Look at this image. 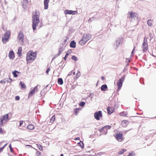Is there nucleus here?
I'll list each match as a JSON object with an SVG mask.
<instances>
[{
    "label": "nucleus",
    "mask_w": 156,
    "mask_h": 156,
    "mask_svg": "<svg viewBox=\"0 0 156 156\" xmlns=\"http://www.w3.org/2000/svg\"><path fill=\"white\" fill-rule=\"evenodd\" d=\"M39 12H35L32 16V28L34 31L36 29V27L39 23Z\"/></svg>",
    "instance_id": "f257e3e1"
},
{
    "label": "nucleus",
    "mask_w": 156,
    "mask_h": 156,
    "mask_svg": "<svg viewBox=\"0 0 156 156\" xmlns=\"http://www.w3.org/2000/svg\"><path fill=\"white\" fill-rule=\"evenodd\" d=\"M11 35V32L9 30L7 31L5 34L4 37L2 38V41L4 44H5L9 41Z\"/></svg>",
    "instance_id": "f03ea898"
},
{
    "label": "nucleus",
    "mask_w": 156,
    "mask_h": 156,
    "mask_svg": "<svg viewBox=\"0 0 156 156\" xmlns=\"http://www.w3.org/2000/svg\"><path fill=\"white\" fill-rule=\"evenodd\" d=\"M142 46L143 51L144 52H146L148 49V45L147 42V39L146 37L144 38L143 42L142 44Z\"/></svg>",
    "instance_id": "7ed1b4c3"
},
{
    "label": "nucleus",
    "mask_w": 156,
    "mask_h": 156,
    "mask_svg": "<svg viewBox=\"0 0 156 156\" xmlns=\"http://www.w3.org/2000/svg\"><path fill=\"white\" fill-rule=\"evenodd\" d=\"M38 85L35 86L33 88H31L28 93V98L29 99L32 95L34 94L35 91H37V86Z\"/></svg>",
    "instance_id": "20e7f679"
},
{
    "label": "nucleus",
    "mask_w": 156,
    "mask_h": 156,
    "mask_svg": "<svg viewBox=\"0 0 156 156\" xmlns=\"http://www.w3.org/2000/svg\"><path fill=\"white\" fill-rule=\"evenodd\" d=\"M121 43L120 38H116L115 41L113 44V48L115 49H116L119 46Z\"/></svg>",
    "instance_id": "39448f33"
},
{
    "label": "nucleus",
    "mask_w": 156,
    "mask_h": 156,
    "mask_svg": "<svg viewBox=\"0 0 156 156\" xmlns=\"http://www.w3.org/2000/svg\"><path fill=\"white\" fill-rule=\"evenodd\" d=\"M95 119L98 120L100 119V118L102 117V112L101 111H99L95 112L94 114Z\"/></svg>",
    "instance_id": "423d86ee"
},
{
    "label": "nucleus",
    "mask_w": 156,
    "mask_h": 156,
    "mask_svg": "<svg viewBox=\"0 0 156 156\" xmlns=\"http://www.w3.org/2000/svg\"><path fill=\"white\" fill-rule=\"evenodd\" d=\"M116 139L119 142H121L124 140L123 135L120 133H117L115 136Z\"/></svg>",
    "instance_id": "0eeeda50"
},
{
    "label": "nucleus",
    "mask_w": 156,
    "mask_h": 156,
    "mask_svg": "<svg viewBox=\"0 0 156 156\" xmlns=\"http://www.w3.org/2000/svg\"><path fill=\"white\" fill-rule=\"evenodd\" d=\"M78 13L77 11H73L72 10H69L66 9L64 11V13L65 14H69L75 15L76 14Z\"/></svg>",
    "instance_id": "6e6552de"
},
{
    "label": "nucleus",
    "mask_w": 156,
    "mask_h": 156,
    "mask_svg": "<svg viewBox=\"0 0 156 156\" xmlns=\"http://www.w3.org/2000/svg\"><path fill=\"white\" fill-rule=\"evenodd\" d=\"M18 38L20 41H21L22 43H24V34L22 32H20L18 36Z\"/></svg>",
    "instance_id": "1a4fd4ad"
},
{
    "label": "nucleus",
    "mask_w": 156,
    "mask_h": 156,
    "mask_svg": "<svg viewBox=\"0 0 156 156\" xmlns=\"http://www.w3.org/2000/svg\"><path fill=\"white\" fill-rule=\"evenodd\" d=\"M8 57L10 59H14L15 57V54L13 51L12 50H11L9 51V54Z\"/></svg>",
    "instance_id": "9d476101"
},
{
    "label": "nucleus",
    "mask_w": 156,
    "mask_h": 156,
    "mask_svg": "<svg viewBox=\"0 0 156 156\" xmlns=\"http://www.w3.org/2000/svg\"><path fill=\"white\" fill-rule=\"evenodd\" d=\"M66 47V45H64L62 44V45H60L59 46V48L58 49V55H60L61 53L64 51L65 49V48Z\"/></svg>",
    "instance_id": "9b49d317"
},
{
    "label": "nucleus",
    "mask_w": 156,
    "mask_h": 156,
    "mask_svg": "<svg viewBox=\"0 0 156 156\" xmlns=\"http://www.w3.org/2000/svg\"><path fill=\"white\" fill-rule=\"evenodd\" d=\"M107 110L108 114L109 115H111L115 111V109L113 108L110 107L109 106L107 107Z\"/></svg>",
    "instance_id": "f8f14e48"
},
{
    "label": "nucleus",
    "mask_w": 156,
    "mask_h": 156,
    "mask_svg": "<svg viewBox=\"0 0 156 156\" xmlns=\"http://www.w3.org/2000/svg\"><path fill=\"white\" fill-rule=\"evenodd\" d=\"M36 58L29 56V53L27 52V54L26 60L27 61V63H28V61L32 60L34 61Z\"/></svg>",
    "instance_id": "ddd939ff"
},
{
    "label": "nucleus",
    "mask_w": 156,
    "mask_h": 156,
    "mask_svg": "<svg viewBox=\"0 0 156 156\" xmlns=\"http://www.w3.org/2000/svg\"><path fill=\"white\" fill-rule=\"evenodd\" d=\"M1 119L3 121H5L6 122L9 121V114H6L5 115H3L2 118H1Z\"/></svg>",
    "instance_id": "4468645a"
},
{
    "label": "nucleus",
    "mask_w": 156,
    "mask_h": 156,
    "mask_svg": "<svg viewBox=\"0 0 156 156\" xmlns=\"http://www.w3.org/2000/svg\"><path fill=\"white\" fill-rule=\"evenodd\" d=\"M28 53L29 56L34 57L35 58H36L37 56V51H35L34 52L33 51H31L30 52H29Z\"/></svg>",
    "instance_id": "2eb2a0df"
},
{
    "label": "nucleus",
    "mask_w": 156,
    "mask_h": 156,
    "mask_svg": "<svg viewBox=\"0 0 156 156\" xmlns=\"http://www.w3.org/2000/svg\"><path fill=\"white\" fill-rule=\"evenodd\" d=\"M49 0H44V9H47L48 7V3Z\"/></svg>",
    "instance_id": "dca6fc26"
},
{
    "label": "nucleus",
    "mask_w": 156,
    "mask_h": 156,
    "mask_svg": "<svg viewBox=\"0 0 156 156\" xmlns=\"http://www.w3.org/2000/svg\"><path fill=\"white\" fill-rule=\"evenodd\" d=\"M100 88L102 91H105L108 89V87L106 84H104L101 85Z\"/></svg>",
    "instance_id": "f3484780"
},
{
    "label": "nucleus",
    "mask_w": 156,
    "mask_h": 156,
    "mask_svg": "<svg viewBox=\"0 0 156 156\" xmlns=\"http://www.w3.org/2000/svg\"><path fill=\"white\" fill-rule=\"evenodd\" d=\"M129 122L128 121L124 120L122 121L121 122V125L122 127H126L129 123Z\"/></svg>",
    "instance_id": "a211bd4d"
},
{
    "label": "nucleus",
    "mask_w": 156,
    "mask_h": 156,
    "mask_svg": "<svg viewBox=\"0 0 156 156\" xmlns=\"http://www.w3.org/2000/svg\"><path fill=\"white\" fill-rule=\"evenodd\" d=\"M72 52V51L71 49L69 50L67 52H66L65 55L63 58L65 60H66L67 58L68 57L69 55Z\"/></svg>",
    "instance_id": "6ab92c4d"
},
{
    "label": "nucleus",
    "mask_w": 156,
    "mask_h": 156,
    "mask_svg": "<svg viewBox=\"0 0 156 156\" xmlns=\"http://www.w3.org/2000/svg\"><path fill=\"white\" fill-rule=\"evenodd\" d=\"M69 46L71 48H76V43L74 40H73L71 41Z\"/></svg>",
    "instance_id": "aec40b11"
},
{
    "label": "nucleus",
    "mask_w": 156,
    "mask_h": 156,
    "mask_svg": "<svg viewBox=\"0 0 156 156\" xmlns=\"http://www.w3.org/2000/svg\"><path fill=\"white\" fill-rule=\"evenodd\" d=\"M85 36V39H87V40H90L91 38V35L90 34H84L83 35Z\"/></svg>",
    "instance_id": "412c9836"
},
{
    "label": "nucleus",
    "mask_w": 156,
    "mask_h": 156,
    "mask_svg": "<svg viewBox=\"0 0 156 156\" xmlns=\"http://www.w3.org/2000/svg\"><path fill=\"white\" fill-rule=\"evenodd\" d=\"M137 15V14L136 13L131 11L129 13V15L130 16L129 17L128 16V17H129V18L130 17L133 18L135 17H136Z\"/></svg>",
    "instance_id": "4be33fe9"
},
{
    "label": "nucleus",
    "mask_w": 156,
    "mask_h": 156,
    "mask_svg": "<svg viewBox=\"0 0 156 156\" xmlns=\"http://www.w3.org/2000/svg\"><path fill=\"white\" fill-rule=\"evenodd\" d=\"M122 85V82H117V86L118 87L117 91H119L121 88Z\"/></svg>",
    "instance_id": "5701e85b"
},
{
    "label": "nucleus",
    "mask_w": 156,
    "mask_h": 156,
    "mask_svg": "<svg viewBox=\"0 0 156 156\" xmlns=\"http://www.w3.org/2000/svg\"><path fill=\"white\" fill-rule=\"evenodd\" d=\"M81 109V108H75L74 109L73 111L74 112V114L76 116L77 115L79 112V111Z\"/></svg>",
    "instance_id": "b1692460"
},
{
    "label": "nucleus",
    "mask_w": 156,
    "mask_h": 156,
    "mask_svg": "<svg viewBox=\"0 0 156 156\" xmlns=\"http://www.w3.org/2000/svg\"><path fill=\"white\" fill-rule=\"evenodd\" d=\"M20 85L21 86V89H24L26 87L25 84L22 81L20 82Z\"/></svg>",
    "instance_id": "393cba45"
},
{
    "label": "nucleus",
    "mask_w": 156,
    "mask_h": 156,
    "mask_svg": "<svg viewBox=\"0 0 156 156\" xmlns=\"http://www.w3.org/2000/svg\"><path fill=\"white\" fill-rule=\"evenodd\" d=\"M78 146H80L82 149H83L84 147V144L83 142L82 141L77 143Z\"/></svg>",
    "instance_id": "a878e982"
},
{
    "label": "nucleus",
    "mask_w": 156,
    "mask_h": 156,
    "mask_svg": "<svg viewBox=\"0 0 156 156\" xmlns=\"http://www.w3.org/2000/svg\"><path fill=\"white\" fill-rule=\"evenodd\" d=\"M27 129L30 130H32L34 128V126L32 124L29 125L27 127Z\"/></svg>",
    "instance_id": "bb28decb"
},
{
    "label": "nucleus",
    "mask_w": 156,
    "mask_h": 156,
    "mask_svg": "<svg viewBox=\"0 0 156 156\" xmlns=\"http://www.w3.org/2000/svg\"><path fill=\"white\" fill-rule=\"evenodd\" d=\"M58 82L59 84L62 85L63 83V80L62 78H58Z\"/></svg>",
    "instance_id": "cd10ccee"
},
{
    "label": "nucleus",
    "mask_w": 156,
    "mask_h": 156,
    "mask_svg": "<svg viewBox=\"0 0 156 156\" xmlns=\"http://www.w3.org/2000/svg\"><path fill=\"white\" fill-rule=\"evenodd\" d=\"M126 77V76L124 75L123 76L121 77V78H120L118 81V82H122V83L124 82L125 80V78Z\"/></svg>",
    "instance_id": "c85d7f7f"
},
{
    "label": "nucleus",
    "mask_w": 156,
    "mask_h": 156,
    "mask_svg": "<svg viewBox=\"0 0 156 156\" xmlns=\"http://www.w3.org/2000/svg\"><path fill=\"white\" fill-rule=\"evenodd\" d=\"M98 20V18L93 16L91 18H90L88 20V21L92 22L94 20Z\"/></svg>",
    "instance_id": "c756f323"
},
{
    "label": "nucleus",
    "mask_w": 156,
    "mask_h": 156,
    "mask_svg": "<svg viewBox=\"0 0 156 156\" xmlns=\"http://www.w3.org/2000/svg\"><path fill=\"white\" fill-rule=\"evenodd\" d=\"M128 113L127 112H126L125 113L124 112V111H123L122 112H121L119 113V115L120 116H126V115H128Z\"/></svg>",
    "instance_id": "7c9ffc66"
},
{
    "label": "nucleus",
    "mask_w": 156,
    "mask_h": 156,
    "mask_svg": "<svg viewBox=\"0 0 156 156\" xmlns=\"http://www.w3.org/2000/svg\"><path fill=\"white\" fill-rule=\"evenodd\" d=\"M64 38H66L65 39H64V40L63 41V43L62 44V45H66V46L67 45V43H66L67 40V39H68L69 38L67 36H65L64 37Z\"/></svg>",
    "instance_id": "2f4dec72"
},
{
    "label": "nucleus",
    "mask_w": 156,
    "mask_h": 156,
    "mask_svg": "<svg viewBox=\"0 0 156 156\" xmlns=\"http://www.w3.org/2000/svg\"><path fill=\"white\" fill-rule=\"evenodd\" d=\"M126 150L125 149H123L122 150L119 151L118 152V154L119 155H121L123 154L124 152L126 151Z\"/></svg>",
    "instance_id": "473e14b6"
},
{
    "label": "nucleus",
    "mask_w": 156,
    "mask_h": 156,
    "mask_svg": "<svg viewBox=\"0 0 156 156\" xmlns=\"http://www.w3.org/2000/svg\"><path fill=\"white\" fill-rule=\"evenodd\" d=\"M17 72V70H15L12 72V74L13 75V77L15 78H17L18 76Z\"/></svg>",
    "instance_id": "72a5a7b5"
},
{
    "label": "nucleus",
    "mask_w": 156,
    "mask_h": 156,
    "mask_svg": "<svg viewBox=\"0 0 156 156\" xmlns=\"http://www.w3.org/2000/svg\"><path fill=\"white\" fill-rule=\"evenodd\" d=\"M85 36H83L82 39L79 41V44L81 45V44L83 43V42L84 41Z\"/></svg>",
    "instance_id": "f704fd0d"
},
{
    "label": "nucleus",
    "mask_w": 156,
    "mask_h": 156,
    "mask_svg": "<svg viewBox=\"0 0 156 156\" xmlns=\"http://www.w3.org/2000/svg\"><path fill=\"white\" fill-rule=\"evenodd\" d=\"M152 20L151 19H149L147 21V24L149 26L151 27L152 25Z\"/></svg>",
    "instance_id": "c9c22d12"
},
{
    "label": "nucleus",
    "mask_w": 156,
    "mask_h": 156,
    "mask_svg": "<svg viewBox=\"0 0 156 156\" xmlns=\"http://www.w3.org/2000/svg\"><path fill=\"white\" fill-rule=\"evenodd\" d=\"M37 147L41 151H42L43 150V147L40 144H37Z\"/></svg>",
    "instance_id": "e433bc0d"
},
{
    "label": "nucleus",
    "mask_w": 156,
    "mask_h": 156,
    "mask_svg": "<svg viewBox=\"0 0 156 156\" xmlns=\"http://www.w3.org/2000/svg\"><path fill=\"white\" fill-rule=\"evenodd\" d=\"M80 75V72L78 71V73H77L76 75L74 77V80L77 79Z\"/></svg>",
    "instance_id": "4c0bfd02"
},
{
    "label": "nucleus",
    "mask_w": 156,
    "mask_h": 156,
    "mask_svg": "<svg viewBox=\"0 0 156 156\" xmlns=\"http://www.w3.org/2000/svg\"><path fill=\"white\" fill-rule=\"evenodd\" d=\"M86 103L85 102L83 101H81L79 103V105L81 106L82 107H83L84 106H85V105Z\"/></svg>",
    "instance_id": "58836bf2"
},
{
    "label": "nucleus",
    "mask_w": 156,
    "mask_h": 156,
    "mask_svg": "<svg viewBox=\"0 0 156 156\" xmlns=\"http://www.w3.org/2000/svg\"><path fill=\"white\" fill-rule=\"evenodd\" d=\"M51 86H52L51 85L48 84L44 89V90L46 89H47L48 90L51 88Z\"/></svg>",
    "instance_id": "ea45409f"
},
{
    "label": "nucleus",
    "mask_w": 156,
    "mask_h": 156,
    "mask_svg": "<svg viewBox=\"0 0 156 156\" xmlns=\"http://www.w3.org/2000/svg\"><path fill=\"white\" fill-rule=\"evenodd\" d=\"M55 115H53L50 119V122L51 123H53L54 121L55 120Z\"/></svg>",
    "instance_id": "a19ab883"
},
{
    "label": "nucleus",
    "mask_w": 156,
    "mask_h": 156,
    "mask_svg": "<svg viewBox=\"0 0 156 156\" xmlns=\"http://www.w3.org/2000/svg\"><path fill=\"white\" fill-rule=\"evenodd\" d=\"M71 58L72 60H73L75 61H76L78 60V58L75 55H73L72 57Z\"/></svg>",
    "instance_id": "79ce46f5"
},
{
    "label": "nucleus",
    "mask_w": 156,
    "mask_h": 156,
    "mask_svg": "<svg viewBox=\"0 0 156 156\" xmlns=\"http://www.w3.org/2000/svg\"><path fill=\"white\" fill-rule=\"evenodd\" d=\"M20 124H19V129H22V130H23V128H20V127L23 124V120L20 121Z\"/></svg>",
    "instance_id": "37998d69"
},
{
    "label": "nucleus",
    "mask_w": 156,
    "mask_h": 156,
    "mask_svg": "<svg viewBox=\"0 0 156 156\" xmlns=\"http://www.w3.org/2000/svg\"><path fill=\"white\" fill-rule=\"evenodd\" d=\"M8 144V143L5 144L2 147L0 148V152H1L3 150L6 146Z\"/></svg>",
    "instance_id": "c03bdc74"
},
{
    "label": "nucleus",
    "mask_w": 156,
    "mask_h": 156,
    "mask_svg": "<svg viewBox=\"0 0 156 156\" xmlns=\"http://www.w3.org/2000/svg\"><path fill=\"white\" fill-rule=\"evenodd\" d=\"M41 153L39 151H37L36 153L35 156H41Z\"/></svg>",
    "instance_id": "a18cd8bd"
},
{
    "label": "nucleus",
    "mask_w": 156,
    "mask_h": 156,
    "mask_svg": "<svg viewBox=\"0 0 156 156\" xmlns=\"http://www.w3.org/2000/svg\"><path fill=\"white\" fill-rule=\"evenodd\" d=\"M3 120L1 119V117L0 118V127H2L4 123L3 122Z\"/></svg>",
    "instance_id": "49530a36"
},
{
    "label": "nucleus",
    "mask_w": 156,
    "mask_h": 156,
    "mask_svg": "<svg viewBox=\"0 0 156 156\" xmlns=\"http://www.w3.org/2000/svg\"><path fill=\"white\" fill-rule=\"evenodd\" d=\"M6 82V79H4L3 80H1L0 81V83L2 84H5Z\"/></svg>",
    "instance_id": "de8ad7c7"
},
{
    "label": "nucleus",
    "mask_w": 156,
    "mask_h": 156,
    "mask_svg": "<svg viewBox=\"0 0 156 156\" xmlns=\"http://www.w3.org/2000/svg\"><path fill=\"white\" fill-rule=\"evenodd\" d=\"M104 127L105 129L106 128L107 129H110L111 127V126L110 125H106Z\"/></svg>",
    "instance_id": "09e8293b"
},
{
    "label": "nucleus",
    "mask_w": 156,
    "mask_h": 156,
    "mask_svg": "<svg viewBox=\"0 0 156 156\" xmlns=\"http://www.w3.org/2000/svg\"><path fill=\"white\" fill-rule=\"evenodd\" d=\"M22 48L21 47H19L18 48L17 53H22Z\"/></svg>",
    "instance_id": "8fccbe9b"
},
{
    "label": "nucleus",
    "mask_w": 156,
    "mask_h": 156,
    "mask_svg": "<svg viewBox=\"0 0 156 156\" xmlns=\"http://www.w3.org/2000/svg\"><path fill=\"white\" fill-rule=\"evenodd\" d=\"M149 37L151 38V39H153L154 37V35L151 33H149Z\"/></svg>",
    "instance_id": "3c124183"
},
{
    "label": "nucleus",
    "mask_w": 156,
    "mask_h": 156,
    "mask_svg": "<svg viewBox=\"0 0 156 156\" xmlns=\"http://www.w3.org/2000/svg\"><path fill=\"white\" fill-rule=\"evenodd\" d=\"M94 96V94L93 93H90V94L88 95V97H91L92 98Z\"/></svg>",
    "instance_id": "603ef678"
},
{
    "label": "nucleus",
    "mask_w": 156,
    "mask_h": 156,
    "mask_svg": "<svg viewBox=\"0 0 156 156\" xmlns=\"http://www.w3.org/2000/svg\"><path fill=\"white\" fill-rule=\"evenodd\" d=\"M15 99L16 101H19L20 99V97L19 96H16L15 97Z\"/></svg>",
    "instance_id": "864d4df0"
},
{
    "label": "nucleus",
    "mask_w": 156,
    "mask_h": 156,
    "mask_svg": "<svg viewBox=\"0 0 156 156\" xmlns=\"http://www.w3.org/2000/svg\"><path fill=\"white\" fill-rule=\"evenodd\" d=\"M140 81L141 84H144V82L142 78H141L140 80Z\"/></svg>",
    "instance_id": "5fc2aeb1"
},
{
    "label": "nucleus",
    "mask_w": 156,
    "mask_h": 156,
    "mask_svg": "<svg viewBox=\"0 0 156 156\" xmlns=\"http://www.w3.org/2000/svg\"><path fill=\"white\" fill-rule=\"evenodd\" d=\"M50 70V68L49 67L47 68L46 71V74H48Z\"/></svg>",
    "instance_id": "6e6d98bb"
},
{
    "label": "nucleus",
    "mask_w": 156,
    "mask_h": 156,
    "mask_svg": "<svg viewBox=\"0 0 156 156\" xmlns=\"http://www.w3.org/2000/svg\"><path fill=\"white\" fill-rule=\"evenodd\" d=\"M105 154V153L104 152H100L99 153H98V154L99 156H100L104 154Z\"/></svg>",
    "instance_id": "4d7b16f0"
},
{
    "label": "nucleus",
    "mask_w": 156,
    "mask_h": 156,
    "mask_svg": "<svg viewBox=\"0 0 156 156\" xmlns=\"http://www.w3.org/2000/svg\"><path fill=\"white\" fill-rule=\"evenodd\" d=\"M135 48V46H134V48L131 52V56H133L132 55L134 53Z\"/></svg>",
    "instance_id": "13d9d810"
},
{
    "label": "nucleus",
    "mask_w": 156,
    "mask_h": 156,
    "mask_svg": "<svg viewBox=\"0 0 156 156\" xmlns=\"http://www.w3.org/2000/svg\"><path fill=\"white\" fill-rule=\"evenodd\" d=\"M105 129L104 127H102L99 130V131L101 132H102L104 130V129Z\"/></svg>",
    "instance_id": "bf43d9fd"
},
{
    "label": "nucleus",
    "mask_w": 156,
    "mask_h": 156,
    "mask_svg": "<svg viewBox=\"0 0 156 156\" xmlns=\"http://www.w3.org/2000/svg\"><path fill=\"white\" fill-rule=\"evenodd\" d=\"M88 40H87H87H86L85 41H84V42H83V43L82 44H81V45H83L87 43V41Z\"/></svg>",
    "instance_id": "052dcab7"
},
{
    "label": "nucleus",
    "mask_w": 156,
    "mask_h": 156,
    "mask_svg": "<svg viewBox=\"0 0 156 156\" xmlns=\"http://www.w3.org/2000/svg\"><path fill=\"white\" fill-rule=\"evenodd\" d=\"M73 71H70V72H69V73H68V74L67 76H70L72 74Z\"/></svg>",
    "instance_id": "680f3d73"
},
{
    "label": "nucleus",
    "mask_w": 156,
    "mask_h": 156,
    "mask_svg": "<svg viewBox=\"0 0 156 156\" xmlns=\"http://www.w3.org/2000/svg\"><path fill=\"white\" fill-rule=\"evenodd\" d=\"M3 133V131L2 129L0 127V133L2 134Z\"/></svg>",
    "instance_id": "e2e57ef3"
},
{
    "label": "nucleus",
    "mask_w": 156,
    "mask_h": 156,
    "mask_svg": "<svg viewBox=\"0 0 156 156\" xmlns=\"http://www.w3.org/2000/svg\"><path fill=\"white\" fill-rule=\"evenodd\" d=\"M133 153H130L128 154V156H133Z\"/></svg>",
    "instance_id": "0e129e2a"
},
{
    "label": "nucleus",
    "mask_w": 156,
    "mask_h": 156,
    "mask_svg": "<svg viewBox=\"0 0 156 156\" xmlns=\"http://www.w3.org/2000/svg\"><path fill=\"white\" fill-rule=\"evenodd\" d=\"M9 149L10 150V151L11 153H13L14 152V150L12 148H10Z\"/></svg>",
    "instance_id": "69168bd1"
},
{
    "label": "nucleus",
    "mask_w": 156,
    "mask_h": 156,
    "mask_svg": "<svg viewBox=\"0 0 156 156\" xmlns=\"http://www.w3.org/2000/svg\"><path fill=\"white\" fill-rule=\"evenodd\" d=\"M9 79L10 80V81L9 82V83H11V82H12L13 81L12 79L10 77L9 78Z\"/></svg>",
    "instance_id": "338daca9"
},
{
    "label": "nucleus",
    "mask_w": 156,
    "mask_h": 156,
    "mask_svg": "<svg viewBox=\"0 0 156 156\" xmlns=\"http://www.w3.org/2000/svg\"><path fill=\"white\" fill-rule=\"evenodd\" d=\"M75 140H80V138L79 137H76L75 138Z\"/></svg>",
    "instance_id": "774afa93"
}]
</instances>
